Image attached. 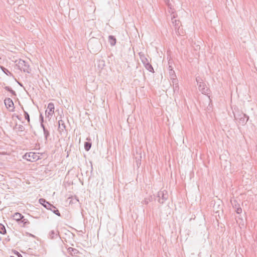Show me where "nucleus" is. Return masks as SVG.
I'll return each instance as SVG.
<instances>
[{
    "instance_id": "nucleus-1",
    "label": "nucleus",
    "mask_w": 257,
    "mask_h": 257,
    "mask_svg": "<svg viewBox=\"0 0 257 257\" xmlns=\"http://www.w3.org/2000/svg\"><path fill=\"white\" fill-rule=\"evenodd\" d=\"M139 55L140 59L143 63L145 68L149 72L154 73V68L152 65L150 64L148 58L146 57L145 54L143 52H141L139 53Z\"/></svg>"
},
{
    "instance_id": "nucleus-2",
    "label": "nucleus",
    "mask_w": 257,
    "mask_h": 257,
    "mask_svg": "<svg viewBox=\"0 0 257 257\" xmlns=\"http://www.w3.org/2000/svg\"><path fill=\"white\" fill-rule=\"evenodd\" d=\"M196 81L198 85L199 90L201 92L202 94H207L209 91V89L206 86L203 79L201 77L197 76L196 78Z\"/></svg>"
},
{
    "instance_id": "nucleus-3",
    "label": "nucleus",
    "mask_w": 257,
    "mask_h": 257,
    "mask_svg": "<svg viewBox=\"0 0 257 257\" xmlns=\"http://www.w3.org/2000/svg\"><path fill=\"white\" fill-rule=\"evenodd\" d=\"M234 115L235 119L242 125H245L249 119V116L242 112L234 114Z\"/></svg>"
},
{
    "instance_id": "nucleus-4",
    "label": "nucleus",
    "mask_w": 257,
    "mask_h": 257,
    "mask_svg": "<svg viewBox=\"0 0 257 257\" xmlns=\"http://www.w3.org/2000/svg\"><path fill=\"white\" fill-rule=\"evenodd\" d=\"M17 66L20 70L23 71L24 72L30 73L31 69L30 68V66L28 63L22 59H20L18 63L17 64Z\"/></svg>"
},
{
    "instance_id": "nucleus-5",
    "label": "nucleus",
    "mask_w": 257,
    "mask_h": 257,
    "mask_svg": "<svg viewBox=\"0 0 257 257\" xmlns=\"http://www.w3.org/2000/svg\"><path fill=\"white\" fill-rule=\"evenodd\" d=\"M158 201L161 203L163 204L165 201L168 199V194L167 191L166 190L160 191L158 193Z\"/></svg>"
},
{
    "instance_id": "nucleus-6",
    "label": "nucleus",
    "mask_w": 257,
    "mask_h": 257,
    "mask_svg": "<svg viewBox=\"0 0 257 257\" xmlns=\"http://www.w3.org/2000/svg\"><path fill=\"white\" fill-rule=\"evenodd\" d=\"M27 160L30 162H35L39 159V156L35 153L30 152L25 155Z\"/></svg>"
},
{
    "instance_id": "nucleus-7",
    "label": "nucleus",
    "mask_w": 257,
    "mask_h": 257,
    "mask_svg": "<svg viewBox=\"0 0 257 257\" xmlns=\"http://www.w3.org/2000/svg\"><path fill=\"white\" fill-rule=\"evenodd\" d=\"M5 104L8 109H10L11 111H13L15 108L14 104L10 98H6L4 100Z\"/></svg>"
},
{
    "instance_id": "nucleus-8",
    "label": "nucleus",
    "mask_w": 257,
    "mask_h": 257,
    "mask_svg": "<svg viewBox=\"0 0 257 257\" xmlns=\"http://www.w3.org/2000/svg\"><path fill=\"white\" fill-rule=\"evenodd\" d=\"M54 104L52 102H50L47 106V109L46 111L47 116H52L54 112Z\"/></svg>"
},
{
    "instance_id": "nucleus-9",
    "label": "nucleus",
    "mask_w": 257,
    "mask_h": 257,
    "mask_svg": "<svg viewBox=\"0 0 257 257\" xmlns=\"http://www.w3.org/2000/svg\"><path fill=\"white\" fill-rule=\"evenodd\" d=\"M175 18V15L174 14H173V16H172V18H171L172 24L175 27V30L176 31L177 30L178 31V33H179V30L180 29L181 23H180V21L174 19Z\"/></svg>"
},
{
    "instance_id": "nucleus-10",
    "label": "nucleus",
    "mask_w": 257,
    "mask_h": 257,
    "mask_svg": "<svg viewBox=\"0 0 257 257\" xmlns=\"http://www.w3.org/2000/svg\"><path fill=\"white\" fill-rule=\"evenodd\" d=\"M39 201V203L47 209L49 210L51 209L50 208L52 207V204L47 201L46 199L44 198H40Z\"/></svg>"
},
{
    "instance_id": "nucleus-11",
    "label": "nucleus",
    "mask_w": 257,
    "mask_h": 257,
    "mask_svg": "<svg viewBox=\"0 0 257 257\" xmlns=\"http://www.w3.org/2000/svg\"><path fill=\"white\" fill-rule=\"evenodd\" d=\"M178 81L177 78H173L172 83L173 85V90L174 92H179V87L178 84Z\"/></svg>"
},
{
    "instance_id": "nucleus-12",
    "label": "nucleus",
    "mask_w": 257,
    "mask_h": 257,
    "mask_svg": "<svg viewBox=\"0 0 257 257\" xmlns=\"http://www.w3.org/2000/svg\"><path fill=\"white\" fill-rule=\"evenodd\" d=\"M22 227H27L29 224H30V222L27 219L24 218V216L23 217V219H21L19 222H17Z\"/></svg>"
},
{
    "instance_id": "nucleus-13",
    "label": "nucleus",
    "mask_w": 257,
    "mask_h": 257,
    "mask_svg": "<svg viewBox=\"0 0 257 257\" xmlns=\"http://www.w3.org/2000/svg\"><path fill=\"white\" fill-rule=\"evenodd\" d=\"M168 69H169V72L170 79L171 80H172L173 78H175V79L177 78L175 71L173 70L172 66L171 65H169V67H168Z\"/></svg>"
},
{
    "instance_id": "nucleus-14",
    "label": "nucleus",
    "mask_w": 257,
    "mask_h": 257,
    "mask_svg": "<svg viewBox=\"0 0 257 257\" xmlns=\"http://www.w3.org/2000/svg\"><path fill=\"white\" fill-rule=\"evenodd\" d=\"M108 42L111 46H114L116 42L115 37L112 35H109L108 38Z\"/></svg>"
},
{
    "instance_id": "nucleus-15",
    "label": "nucleus",
    "mask_w": 257,
    "mask_h": 257,
    "mask_svg": "<svg viewBox=\"0 0 257 257\" xmlns=\"http://www.w3.org/2000/svg\"><path fill=\"white\" fill-rule=\"evenodd\" d=\"M58 130L59 132L63 131L66 128V125L64 120L60 119L58 121Z\"/></svg>"
},
{
    "instance_id": "nucleus-16",
    "label": "nucleus",
    "mask_w": 257,
    "mask_h": 257,
    "mask_svg": "<svg viewBox=\"0 0 257 257\" xmlns=\"http://www.w3.org/2000/svg\"><path fill=\"white\" fill-rule=\"evenodd\" d=\"M58 234H59L58 231H55L54 230H51L49 233V238H50L51 239L56 238L58 236Z\"/></svg>"
},
{
    "instance_id": "nucleus-17",
    "label": "nucleus",
    "mask_w": 257,
    "mask_h": 257,
    "mask_svg": "<svg viewBox=\"0 0 257 257\" xmlns=\"http://www.w3.org/2000/svg\"><path fill=\"white\" fill-rule=\"evenodd\" d=\"M51 209H50L49 210H50L51 211H52L54 214H55L56 215H57V216H61V214L59 212V211L58 210V209L55 207L54 206L53 204L52 205V207H51L50 208Z\"/></svg>"
},
{
    "instance_id": "nucleus-18",
    "label": "nucleus",
    "mask_w": 257,
    "mask_h": 257,
    "mask_svg": "<svg viewBox=\"0 0 257 257\" xmlns=\"http://www.w3.org/2000/svg\"><path fill=\"white\" fill-rule=\"evenodd\" d=\"M23 217H24V216L22 214L18 212L15 213L14 215V219L16 220L17 222H19L21 219H23Z\"/></svg>"
},
{
    "instance_id": "nucleus-19",
    "label": "nucleus",
    "mask_w": 257,
    "mask_h": 257,
    "mask_svg": "<svg viewBox=\"0 0 257 257\" xmlns=\"http://www.w3.org/2000/svg\"><path fill=\"white\" fill-rule=\"evenodd\" d=\"M137 155H138V156H136L135 157L136 163L137 167L139 168L140 167V166L141 165V164L142 156H141V154H137Z\"/></svg>"
},
{
    "instance_id": "nucleus-20",
    "label": "nucleus",
    "mask_w": 257,
    "mask_h": 257,
    "mask_svg": "<svg viewBox=\"0 0 257 257\" xmlns=\"http://www.w3.org/2000/svg\"><path fill=\"white\" fill-rule=\"evenodd\" d=\"M92 146V143L90 141L85 142L84 143V149L85 151H88L90 150Z\"/></svg>"
},
{
    "instance_id": "nucleus-21",
    "label": "nucleus",
    "mask_w": 257,
    "mask_h": 257,
    "mask_svg": "<svg viewBox=\"0 0 257 257\" xmlns=\"http://www.w3.org/2000/svg\"><path fill=\"white\" fill-rule=\"evenodd\" d=\"M67 250L68 252H69L71 254L74 253V254H77L79 252V250H77V249L71 247H69Z\"/></svg>"
},
{
    "instance_id": "nucleus-22",
    "label": "nucleus",
    "mask_w": 257,
    "mask_h": 257,
    "mask_svg": "<svg viewBox=\"0 0 257 257\" xmlns=\"http://www.w3.org/2000/svg\"><path fill=\"white\" fill-rule=\"evenodd\" d=\"M0 67L3 72H4L8 76H11L13 75L12 73L10 72L7 69L5 68L4 66H0Z\"/></svg>"
},
{
    "instance_id": "nucleus-23",
    "label": "nucleus",
    "mask_w": 257,
    "mask_h": 257,
    "mask_svg": "<svg viewBox=\"0 0 257 257\" xmlns=\"http://www.w3.org/2000/svg\"><path fill=\"white\" fill-rule=\"evenodd\" d=\"M105 66V61L103 60H99L97 61V67L99 68L102 69Z\"/></svg>"
},
{
    "instance_id": "nucleus-24",
    "label": "nucleus",
    "mask_w": 257,
    "mask_h": 257,
    "mask_svg": "<svg viewBox=\"0 0 257 257\" xmlns=\"http://www.w3.org/2000/svg\"><path fill=\"white\" fill-rule=\"evenodd\" d=\"M4 88L8 91L10 92L13 95H17L16 92L14 90H13L12 88L10 86H5Z\"/></svg>"
},
{
    "instance_id": "nucleus-25",
    "label": "nucleus",
    "mask_w": 257,
    "mask_h": 257,
    "mask_svg": "<svg viewBox=\"0 0 257 257\" xmlns=\"http://www.w3.org/2000/svg\"><path fill=\"white\" fill-rule=\"evenodd\" d=\"M7 233L6 229L5 226L0 223V233L2 234H5Z\"/></svg>"
},
{
    "instance_id": "nucleus-26",
    "label": "nucleus",
    "mask_w": 257,
    "mask_h": 257,
    "mask_svg": "<svg viewBox=\"0 0 257 257\" xmlns=\"http://www.w3.org/2000/svg\"><path fill=\"white\" fill-rule=\"evenodd\" d=\"M43 132L45 137V140L46 141H47L48 137L50 136L49 132L47 128H44V130H43Z\"/></svg>"
},
{
    "instance_id": "nucleus-27",
    "label": "nucleus",
    "mask_w": 257,
    "mask_h": 257,
    "mask_svg": "<svg viewBox=\"0 0 257 257\" xmlns=\"http://www.w3.org/2000/svg\"><path fill=\"white\" fill-rule=\"evenodd\" d=\"M16 128L19 132H23L25 130V127H24V126L23 125L19 124V125H18L17 124H16Z\"/></svg>"
},
{
    "instance_id": "nucleus-28",
    "label": "nucleus",
    "mask_w": 257,
    "mask_h": 257,
    "mask_svg": "<svg viewBox=\"0 0 257 257\" xmlns=\"http://www.w3.org/2000/svg\"><path fill=\"white\" fill-rule=\"evenodd\" d=\"M24 115H25V118L26 120H27V121H28V122H30V116H29V114H28V113L24 110Z\"/></svg>"
},
{
    "instance_id": "nucleus-29",
    "label": "nucleus",
    "mask_w": 257,
    "mask_h": 257,
    "mask_svg": "<svg viewBox=\"0 0 257 257\" xmlns=\"http://www.w3.org/2000/svg\"><path fill=\"white\" fill-rule=\"evenodd\" d=\"M235 212L237 214H240L242 212V209L241 207H239V205H238V207L236 208V209L235 210Z\"/></svg>"
},
{
    "instance_id": "nucleus-30",
    "label": "nucleus",
    "mask_w": 257,
    "mask_h": 257,
    "mask_svg": "<svg viewBox=\"0 0 257 257\" xmlns=\"http://www.w3.org/2000/svg\"><path fill=\"white\" fill-rule=\"evenodd\" d=\"M143 201L144 203H145L146 204H148L149 202L150 201V200L148 199L147 198H145Z\"/></svg>"
},
{
    "instance_id": "nucleus-31",
    "label": "nucleus",
    "mask_w": 257,
    "mask_h": 257,
    "mask_svg": "<svg viewBox=\"0 0 257 257\" xmlns=\"http://www.w3.org/2000/svg\"><path fill=\"white\" fill-rule=\"evenodd\" d=\"M40 122H42V123H43L44 118H43V116L42 114H40Z\"/></svg>"
},
{
    "instance_id": "nucleus-32",
    "label": "nucleus",
    "mask_w": 257,
    "mask_h": 257,
    "mask_svg": "<svg viewBox=\"0 0 257 257\" xmlns=\"http://www.w3.org/2000/svg\"><path fill=\"white\" fill-rule=\"evenodd\" d=\"M41 126L43 128V130H44V128H46L42 122H41Z\"/></svg>"
},
{
    "instance_id": "nucleus-33",
    "label": "nucleus",
    "mask_w": 257,
    "mask_h": 257,
    "mask_svg": "<svg viewBox=\"0 0 257 257\" xmlns=\"http://www.w3.org/2000/svg\"><path fill=\"white\" fill-rule=\"evenodd\" d=\"M91 45H92V41L89 40V42H88V47L91 48Z\"/></svg>"
},
{
    "instance_id": "nucleus-34",
    "label": "nucleus",
    "mask_w": 257,
    "mask_h": 257,
    "mask_svg": "<svg viewBox=\"0 0 257 257\" xmlns=\"http://www.w3.org/2000/svg\"><path fill=\"white\" fill-rule=\"evenodd\" d=\"M233 207L235 208V209L236 210V208L238 207V204H235L234 205H233Z\"/></svg>"
},
{
    "instance_id": "nucleus-35",
    "label": "nucleus",
    "mask_w": 257,
    "mask_h": 257,
    "mask_svg": "<svg viewBox=\"0 0 257 257\" xmlns=\"http://www.w3.org/2000/svg\"><path fill=\"white\" fill-rule=\"evenodd\" d=\"M17 118L19 119V120H21V117L19 116V115H17Z\"/></svg>"
},
{
    "instance_id": "nucleus-36",
    "label": "nucleus",
    "mask_w": 257,
    "mask_h": 257,
    "mask_svg": "<svg viewBox=\"0 0 257 257\" xmlns=\"http://www.w3.org/2000/svg\"><path fill=\"white\" fill-rule=\"evenodd\" d=\"M18 253H19L18 257H23L21 254H20L19 252Z\"/></svg>"
},
{
    "instance_id": "nucleus-37",
    "label": "nucleus",
    "mask_w": 257,
    "mask_h": 257,
    "mask_svg": "<svg viewBox=\"0 0 257 257\" xmlns=\"http://www.w3.org/2000/svg\"><path fill=\"white\" fill-rule=\"evenodd\" d=\"M169 0H166V3H167V2H169Z\"/></svg>"
},
{
    "instance_id": "nucleus-38",
    "label": "nucleus",
    "mask_w": 257,
    "mask_h": 257,
    "mask_svg": "<svg viewBox=\"0 0 257 257\" xmlns=\"http://www.w3.org/2000/svg\"><path fill=\"white\" fill-rule=\"evenodd\" d=\"M1 203V201H0V204Z\"/></svg>"
}]
</instances>
